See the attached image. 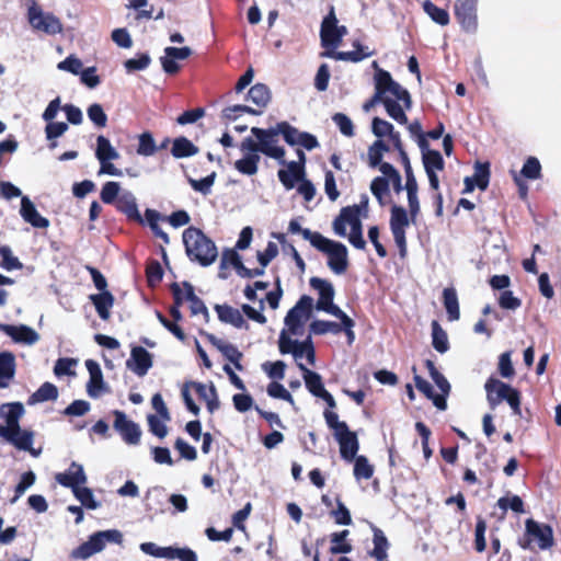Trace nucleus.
Listing matches in <instances>:
<instances>
[{
    "mask_svg": "<svg viewBox=\"0 0 561 561\" xmlns=\"http://www.w3.org/2000/svg\"><path fill=\"white\" fill-rule=\"evenodd\" d=\"M405 173V191L408 195V205L410 208V216L413 221H415L416 217L420 214V201L417 196L419 185L413 173V169L410 163V159L408 154H402L399 157Z\"/></svg>",
    "mask_w": 561,
    "mask_h": 561,
    "instance_id": "obj_14",
    "label": "nucleus"
},
{
    "mask_svg": "<svg viewBox=\"0 0 561 561\" xmlns=\"http://www.w3.org/2000/svg\"><path fill=\"white\" fill-rule=\"evenodd\" d=\"M95 157L99 162L118 159L117 150L111 145V141L103 135L96 138Z\"/></svg>",
    "mask_w": 561,
    "mask_h": 561,
    "instance_id": "obj_43",
    "label": "nucleus"
},
{
    "mask_svg": "<svg viewBox=\"0 0 561 561\" xmlns=\"http://www.w3.org/2000/svg\"><path fill=\"white\" fill-rule=\"evenodd\" d=\"M478 0H456L454 14L462 31L474 33L478 28Z\"/></svg>",
    "mask_w": 561,
    "mask_h": 561,
    "instance_id": "obj_13",
    "label": "nucleus"
},
{
    "mask_svg": "<svg viewBox=\"0 0 561 561\" xmlns=\"http://www.w3.org/2000/svg\"><path fill=\"white\" fill-rule=\"evenodd\" d=\"M157 152L153 136L149 131H145L139 136L137 153L140 156L149 157Z\"/></svg>",
    "mask_w": 561,
    "mask_h": 561,
    "instance_id": "obj_59",
    "label": "nucleus"
},
{
    "mask_svg": "<svg viewBox=\"0 0 561 561\" xmlns=\"http://www.w3.org/2000/svg\"><path fill=\"white\" fill-rule=\"evenodd\" d=\"M57 398L58 388L54 383L46 381L28 397L27 404L34 405L45 401H55Z\"/></svg>",
    "mask_w": 561,
    "mask_h": 561,
    "instance_id": "obj_35",
    "label": "nucleus"
},
{
    "mask_svg": "<svg viewBox=\"0 0 561 561\" xmlns=\"http://www.w3.org/2000/svg\"><path fill=\"white\" fill-rule=\"evenodd\" d=\"M537 543L540 550L550 549L553 543V530L548 524H540L533 518L525 522V534L523 539H519V546L523 549H533L531 543Z\"/></svg>",
    "mask_w": 561,
    "mask_h": 561,
    "instance_id": "obj_10",
    "label": "nucleus"
},
{
    "mask_svg": "<svg viewBox=\"0 0 561 561\" xmlns=\"http://www.w3.org/2000/svg\"><path fill=\"white\" fill-rule=\"evenodd\" d=\"M383 106L386 108L387 114L394 119L397 123L401 125L408 124V116L404 112V110H408L403 102L394 99L389 98L386 95V99L383 100Z\"/></svg>",
    "mask_w": 561,
    "mask_h": 561,
    "instance_id": "obj_38",
    "label": "nucleus"
},
{
    "mask_svg": "<svg viewBox=\"0 0 561 561\" xmlns=\"http://www.w3.org/2000/svg\"><path fill=\"white\" fill-rule=\"evenodd\" d=\"M497 506L503 511V515L511 508L514 513H524V502L518 495L502 496L497 500Z\"/></svg>",
    "mask_w": 561,
    "mask_h": 561,
    "instance_id": "obj_53",
    "label": "nucleus"
},
{
    "mask_svg": "<svg viewBox=\"0 0 561 561\" xmlns=\"http://www.w3.org/2000/svg\"><path fill=\"white\" fill-rule=\"evenodd\" d=\"M310 286L319 293V299L316 305L318 310L330 314L339 310L340 307L333 302L334 288L329 280L319 277H311Z\"/></svg>",
    "mask_w": 561,
    "mask_h": 561,
    "instance_id": "obj_15",
    "label": "nucleus"
},
{
    "mask_svg": "<svg viewBox=\"0 0 561 561\" xmlns=\"http://www.w3.org/2000/svg\"><path fill=\"white\" fill-rule=\"evenodd\" d=\"M0 331L9 335L15 343L32 345L39 340L38 333L25 324L13 325L0 322Z\"/></svg>",
    "mask_w": 561,
    "mask_h": 561,
    "instance_id": "obj_21",
    "label": "nucleus"
},
{
    "mask_svg": "<svg viewBox=\"0 0 561 561\" xmlns=\"http://www.w3.org/2000/svg\"><path fill=\"white\" fill-rule=\"evenodd\" d=\"M208 341L230 362L234 365L238 370L242 369L240 363L242 353L233 344L226 343L216 336L209 334Z\"/></svg>",
    "mask_w": 561,
    "mask_h": 561,
    "instance_id": "obj_30",
    "label": "nucleus"
},
{
    "mask_svg": "<svg viewBox=\"0 0 561 561\" xmlns=\"http://www.w3.org/2000/svg\"><path fill=\"white\" fill-rule=\"evenodd\" d=\"M222 117L227 121H236L242 114L248 113L251 115H260L262 113L261 110H254L248 105L238 104L232 106H227L222 110Z\"/></svg>",
    "mask_w": 561,
    "mask_h": 561,
    "instance_id": "obj_52",
    "label": "nucleus"
},
{
    "mask_svg": "<svg viewBox=\"0 0 561 561\" xmlns=\"http://www.w3.org/2000/svg\"><path fill=\"white\" fill-rule=\"evenodd\" d=\"M122 533L116 529H108L96 531L92 534L89 539L73 549L70 553V558L75 560H87L91 556L101 552L106 542H122Z\"/></svg>",
    "mask_w": 561,
    "mask_h": 561,
    "instance_id": "obj_9",
    "label": "nucleus"
},
{
    "mask_svg": "<svg viewBox=\"0 0 561 561\" xmlns=\"http://www.w3.org/2000/svg\"><path fill=\"white\" fill-rule=\"evenodd\" d=\"M24 413V405L19 401L0 405V416H3L7 423V425H0V437L19 450L30 449L34 443V432L20 426V420Z\"/></svg>",
    "mask_w": 561,
    "mask_h": 561,
    "instance_id": "obj_1",
    "label": "nucleus"
},
{
    "mask_svg": "<svg viewBox=\"0 0 561 561\" xmlns=\"http://www.w3.org/2000/svg\"><path fill=\"white\" fill-rule=\"evenodd\" d=\"M391 216H390V229L391 231H405L407 227L410 225V213L402 207L398 205H393L391 207ZM414 222L413 220H411Z\"/></svg>",
    "mask_w": 561,
    "mask_h": 561,
    "instance_id": "obj_40",
    "label": "nucleus"
},
{
    "mask_svg": "<svg viewBox=\"0 0 561 561\" xmlns=\"http://www.w3.org/2000/svg\"><path fill=\"white\" fill-rule=\"evenodd\" d=\"M350 535V531L347 529L333 533L331 535V542L332 546L330 547V552L332 554H340V553H348L352 551L353 547L350 542L346 541V537Z\"/></svg>",
    "mask_w": 561,
    "mask_h": 561,
    "instance_id": "obj_50",
    "label": "nucleus"
},
{
    "mask_svg": "<svg viewBox=\"0 0 561 561\" xmlns=\"http://www.w3.org/2000/svg\"><path fill=\"white\" fill-rule=\"evenodd\" d=\"M117 211L124 214L128 221L144 226L145 219L138 210L136 197L131 192H124L114 204Z\"/></svg>",
    "mask_w": 561,
    "mask_h": 561,
    "instance_id": "obj_20",
    "label": "nucleus"
},
{
    "mask_svg": "<svg viewBox=\"0 0 561 561\" xmlns=\"http://www.w3.org/2000/svg\"><path fill=\"white\" fill-rule=\"evenodd\" d=\"M354 476L356 479L368 480L374 474V467L369 463L365 456H357L354 458Z\"/></svg>",
    "mask_w": 561,
    "mask_h": 561,
    "instance_id": "obj_57",
    "label": "nucleus"
},
{
    "mask_svg": "<svg viewBox=\"0 0 561 561\" xmlns=\"http://www.w3.org/2000/svg\"><path fill=\"white\" fill-rule=\"evenodd\" d=\"M87 114L89 119L99 128H104L107 125V115L105 114L103 107L99 103L91 104Z\"/></svg>",
    "mask_w": 561,
    "mask_h": 561,
    "instance_id": "obj_62",
    "label": "nucleus"
},
{
    "mask_svg": "<svg viewBox=\"0 0 561 561\" xmlns=\"http://www.w3.org/2000/svg\"><path fill=\"white\" fill-rule=\"evenodd\" d=\"M193 54L192 49L187 46L164 48V56L160 58L162 69L168 75H176L180 71V65L175 59L184 60Z\"/></svg>",
    "mask_w": 561,
    "mask_h": 561,
    "instance_id": "obj_18",
    "label": "nucleus"
},
{
    "mask_svg": "<svg viewBox=\"0 0 561 561\" xmlns=\"http://www.w3.org/2000/svg\"><path fill=\"white\" fill-rule=\"evenodd\" d=\"M327 425L333 431L334 438L340 445L341 457L352 461L358 451L359 443L355 432L350 431L344 421L339 420L337 413L325 410L323 413Z\"/></svg>",
    "mask_w": 561,
    "mask_h": 561,
    "instance_id": "obj_5",
    "label": "nucleus"
},
{
    "mask_svg": "<svg viewBox=\"0 0 561 561\" xmlns=\"http://www.w3.org/2000/svg\"><path fill=\"white\" fill-rule=\"evenodd\" d=\"M113 414L115 416L113 426L122 436L123 440L128 445L139 444L141 436L139 425L134 421L128 420L123 411L115 410Z\"/></svg>",
    "mask_w": 561,
    "mask_h": 561,
    "instance_id": "obj_16",
    "label": "nucleus"
},
{
    "mask_svg": "<svg viewBox=\"0 0 561 561\" xmlns=\"http://www.w3.org/2000/svg\"><path fill=\"white\" fill-rule=\"evenodd\" d=\"M432 345L440 354L449 350V342L446 331L436 320L432 321Z\"/></svg>",
    "mask_w": 561,
    "mask_h": 561,
    "instance_id": "obj_46",
    "label": "nucleus"
},
{
    "mask_svg": "<svg viewBox=\"0 0 561 561\" xmlns=\"http://www.w3.org/2000/svg\"><path fill=\"white\" fill-rule=\"evenodd\" d=\"M310 317L302 316V313H299L298 310L295 308L289 309L285 317V325L287 329H285L289 335H298L301 333V329L304 327V322L308 320Z\"/></svg>",
    "mask_w": 561,
    "mask_h": 561,
    "instance_id": "obj_47",
    "label": "nucleus"
},
{
    "mask_svg": "<svg viewBox=\"0 0 561 561\" xmlns=\"http://www.w3.org/2000/svg\"><path fill=\"white\" fill-rule=\"evenodd\" d=\"M247 99L262 111L271 101V91L266 84L256 83L250 88Z\"/></svg>",
    "mask_w": 561,
    "mask_h": 561,
    "instance_id": "obj_37",
    "label": "nucleus"
},
{
    "mask_svg": "<svg viewBox=\"0 0 561 561\" xmlns=\"http://www.w3.org/2000/svg\"><path fill=\"white\" fill-rule=\"evenodd\" d=\"M90 300L94 305L99 317L107 321L111 317V308L114 305L115 298L111 291L90 295Z\"/></svg>",
    "mask_w": 561,
    "mask_h": 561,
    "instance_id": "obj_32",
    "label": "nucleus"
},
{
    "mask_svg": "<svg viewBox=\"0 0 561 561\" xmlns=\"http://www.w3.org/2000/svg\"><path fill=\"white\" fill-rule=\"evenodd\" d=\"M55 480L60 485L69 488L73 492L87 483V476L83 467L80 463L72 461L67 471L56 473Z\"/></svg>",
    "mask_w": 561,
    "mask_h": 561,
    "instance_id": "obj_19",
    "label": "nucleus"
},
{
    "mask_svg": "<svg viewBox=\"0 0 561 561\" xmlns=\"http://www.w3.org/2000/svg\"><path fill=\"white\" fill-rule=\"evenodd\" d=\"M374 533V549L370 552V556L374 557L377 561H386L387 550L389 548V542L383 531L378 527H373Z\"/></svg>",
    "mask_w": 561,
    "mask_h": 561,
    "instance_id": "obj_44",
    "label": "nucleus"
},
{
    "mask_svg": "<svg viewBox=\"0 0 561 561\" xmlns=\"http://www.w3.org/2000/svg\"><path fill=\"white\" fill-rule=\"evenodd\" d=\"M251 134L253 137H245L239 145V149L243 154H259L277 160L279 163H285V149L280 146L272 145L271 134L268 128L252 127Z\"/></svg>",
    "mask_w": 561,
    "mask_h": 561,
    "instance_id": "obj_4",
    "label": "nucleus"
},
{
    "mask_svg": "<svg viewBox=\"0 0 561 561\" xmlns=\"http://www.w3.org/2000/svg\"><path fill=\"white\" fill-rule=\"evenodd\" d=\"M85 367L90 375V379L87 383V392L91 398H98L102 391L106 390L102 369L93 359H87Z\"/></svg>",
    "mask_w": 561,
    "mask_h": 561,
    "instance_id": "obj_25",
    "label": "nucleus"
},
{
    "mask_svg": "<svg viewBox=\"0 0 561 561\" xmlns=\"http://www.w3.org/2000/svg\"><path fill=\"white\" fill-rule=\"evenodd\" d=\"M373 66L377 69L374 77L375 93L363 105L364 111H369L373 106H375V104L379 102L383 104V100L388 93L397 100L403 102L407 108H411L412 99L409 91L401 87L400 83L394 81L389 71L378 68L377 61H374Z\"/></svg>",
    "mask_w": 561,
    "mask_h": 561,
    "instance_id": "obj_3",
    "label": "nucleus"
},
{
    "mask_svg": "<svg viewBox=\"0 0 561 561\" xmlns=\"http://www.w3.org/2000/svg\"><path fill=\"white\" fill-rule=\"evenodd\" d=\"M424 12L437 24L446 26L449 24L450 18L447 10L437 7L431 0H424L422 3Z\"/></svg>",
    "mask_w": 561,
    "mask_h": 561,
    "instance_id": "obj_48",
    "label": "nucleus"
},
{
    "mask_svg": "<svg viewBox=\"0 0 561 561\" xmlns=\"http://www.w3.org/2000/svg\"><path fill=\"white\" fill-rule=\"evenodd\" d=\"M353 47L355 49L352 51L324 50L320 56L335 60L359 62L374 54L373 51H368L367 47L363 46L359 41H354Z\"/></svg>",
    "mask_w": 561,
    "mask_h": 561,
    "instance_id": "obj_23",
    "label": "nucleus"
},
{
    "mask_svg": "<svg viewBox=\"0 0 561 561\" xmlns=\"http://www.w3.org/2000/svg\"><path fill=\"white\" fill-rule=\"evenodd\" d=\"M185 289V299L190 302V310L192 316L203 314L206 322L209 321V312L204 301L195 295L193 285L190 282L184 280L182 283Z\"/></svg>",
    "mask_w": 561,
    "mask_h": 561,
    "instance_id": "obj_31",
    "label": "nucleus"
},
{
    "mask_svg": "<svg viewBox=\"0 0 561 561\" xmlns=\"http://www.w3.org/2000/svg\"><path fill=\"white\" fill-rule=\"evenodd\" d=\"M198 147H196L190 139L184 136H180L173 140L171 153L174 158H187L196 154Z\"/></svg>",
    "mask_w": 561,
    "mask_h": 561,
    "instance_id": "obj_39",
    "label": "nucleus"
},
{
    "mask_svg": "<svg viewBox=\"0 0 561 561\" xmlns=\"http://www.w3.org/2000/svg\"><path fill=\"white\" fill-rule=\"evenodd\" d=\"M486 400L491 409H495L502 401H506L514 415L520 416V392L511 385L495 378H489L484 385Z\"/></svg>",
    "mask_w": 561,
    "mask_h": 561,
    "instance_id": "obj_7",
    "label": "nucleus"
},
{
    "mask_svg": "<svg viewBox=\"0 0 561 561\" xmlns=\"http://www.w3.org/2000/svg\"><path fill=\"white\" fill-rule=\"evenodd\" d=\"M486 400L491 409H495L502 401H506L514 415L520 416V392L511 385L495 378H489L484 385Z\"/></svg>",
    "mask_w": 561,
    "mask_h": 561,
    "instance_id": "obj_8",
    "label": "nucleus"
},
{
    "mask_svg": "<svg viewBox=\"0 0 561 561\" xmlns=\"http://www.w3.org/2000/svg\"><path fill=\"white\" fill-rule=\"evenodd\" d=\"M486 522L482 516H477L474 528V550L479 553L483 552L486 548L485 531Z\"/></svg>",
    "mask_w": 561,
    "mask_h": 561,
    "instance_id": "obj_55",
    "label": "nucleus"
},
{
    "mask_svg": "<svg viewBox=\"0 0 561 561\" xmlns=\"http://www.w3.org/2000/svg\"><path fill=\"white\" fill-rule=\"evenodd\" d=\"M284 164H286L287 169L278 170L277 176L286 190H291L295 187L296 183H300L305 179L306 172L302 165L296 163V161H285Z\"/></svg>",
    "mask_w": 561,
    "mask_h": 561,
    "instance_id": "obj_26",
    "label": "nucleus"
},
{
    "mask_svg": "<svg viewBox=\"0 0 561 561\" xmlns=\"http://www.w3.org/2000/svg\"><path fill=\"white\" fill-rule=\"evenodd\" d=\"M0 266L7 271L19 270L22 267V263L16 256L12 254L9 245H0Z\"/></svg>",
    "mask_w": 561,
    "mask_h": 561,
    "instance_id": "obj_60",
    "label": "nucleus"
},
{
    "mask_svg": "<svg viewBox=\"0 0 561 561\" xmlns=\"http://www.w3.org/2000/svg\"><path fill=\"white\" fill-rule=\"evenodd\" d=\"M336 23L337 19L334 7H331L329 13L323 18L320 27L321 46L325 50H335L341 44L336 33Z\"/></svg>",
    "mask_w": 561,
    "mask_h": 561,
    "instance_id": "obj_17",
    "label": "nucleus"
},
{
    "mask_svg": "<svg viewBox=\"0 0 561 561\" xmlns=\"http://www.w3.org/2000/svg\"><path fill=\"white\" fill-rule=\"evenodd\" d=\"M423 165L426 173L442 171L445 165L443 156L438 150L428 149L422 151Z\"/></svg>",
    "mask_w": 561,
    "mask_h": 561,
    "instance_id": "obj_45",
    "label": "nucleus"
},
{
    "mask_svg": "<svg viewBox=\"0 0 561 561\" xmlns=\"http://www.w3.org/2000/svg\"><path fill=\"white\" fill-rule=\"evenodd\" d=\"M126 365L137 376L142 377L152 367V355L142 346H134Z\"/></svg>",
    "mask_w": 561,
    "mask_h": 561,
    "instance_id": "obj_22",
    "label": "nucleus"
},
{
    "mask_svg": "<svg viewBox=\"0 0 561 561\" xmlns=\"http://www.w3.org/2000/svg\"><path fill=\"white\" fill-rule=\"evenodd\" d=\"M145 225L147 224L152 231L153 236L156 238H159L163 241L164 244L170 243V238L167 232H164L160 225V220H165V216H162L159 211L156 209L147 208L145 210Z\"/></svg>",
    "mask_w": 561,
    "mask_h": 561,
    "instance_id": "obj_34",
    "label": "nucleus"
},
{
    "mask_svg": "<svg viewBox=\"0 0 561 561\" xmlns=\"http://www.w3.org/2000/svg\"><path fill=\"white\" fill-rule=\"evenodd\" d=\"M310 332L317 335H323L328 332L340 333L342 327L340 323L325 320H314L310 323Z\"/></svg>",
    "mask_w": 561,
    "mask_h": 561,
    "instance_id": "obj_54",
    "label": "nucleus"
},
{
    "mask_svg": "<svg viewBox=\"0 0 561 561\" xmlns=\"http://www.w3.org/2000/svg\"><path fill=\"white\" fill-rule=\"evenodd\" d=\"M15 356L11 352L0 353V380L7 382L9 386L10 381L15 375Z\"/></svg>",
    "mask_w": 561,
    "mask_h": 561,
    "instance_id": "obj_41",
    "label": "nucleus"
},
{
    "mask_svg": "<svg viewBox=\"0 0 561 561\" xmlns=\"http://www.w3.org/2000/svg\"><path fill=\"white\" fill-rule=\"evenodd\" d=\"M216 176H217V173L215 171H213L210 174H208L207 176H205L203 179H199V180L190 179L188 183L194 191L199 192L203 195H208L211 192V186L215 183Z\"/></svg>",
    "mask_w": 561,
    "mask_h": 561,
    "instance_id": "obj_61",
    "label": "nucleus"
},
{
    "mask_svg": "<svg viewBox=\"0 0 561 561\" xmlns=\"http://www.w3.org/2000/svg\"><path fill=\"white\" fill-rule=\"evenodd\" d=\"M443 304L449 321H457L460 318L459 301L456 289L448 287L443 290Z\"/></svg>",
    "mask_w": 561,
    "mask_h": 561,
    "instance_id": "obj_36",
    "label": "nucleus"
},
{
    "mask_svg": "<svg viewBox=\"0 0 561 561\" xmlns=\"http://www.w3.org/2000/svg\"><path fill=\"white\" fill-rule=\"evenodd\" d=\"M215 310L221 322L229 323L237 329H249L248 322L238 309L229 305H216Z\"/></svg>",
    "mask_w": 561,
    "mask_h": 561,
    "instance_id": "obj_28",
    "label": "nucleus"
},
{
    "mask_svg": "<svg viewBox=\"0 0 561 561\" xmlns=\"http://www.w3.org/2000/svg\"><path fill=\"white\" fill-rule=\"evenodd\" d=\"M486 400L491 409H495L502 401H506L514 415L520 416V392L511 385L495 378H489L484 385Z\"/></svg>",
    "mask_w": 561,
    "mask_h": 561,
    "instance_id": "obj_6",
    "label": "nucleus"
},
{
    "mask_svg": "<svg viewBox=\"0 0 561 561\" xmlns=\"http://www.w3.org/2000/svg\"><path fill=\"white\" fill-rule=\"evenodd\" d=\"M370 191L379 205L385 206L390 197L389 180L387 176H376L370 183Z\"/></svg>",
    "mask_w": 561,
    "mask_h": 561,
    "instance_id": "obj_42",
    "label": "nucleus"
},
{
    "mask_svg": "<svg viewBox=\"0 0 561 561\" xmlns=\"http://www.w3.org/2000/svg\"><path fill=\"white\" fill-rule=\"evenodd\" d=\"M260 154H244L234 162V169L244 175H254L259 170Z\"/></svg>",
    "mask_w": 561,
    "mask_h": 561,
    "instance_id": "obj_49",
    "label": "nucleus"
},
{
    "mask_svg": "<svg viewBox=\"0 0 561 561\" xmlns=\"http://www.w3.org/2000/svg\"><path fill=\"white\" fill-rule=\"evenodd\" d=\"M314 248L328 254V265L335 274H343L348 267L347 248L323 236L317 239Z\"/></svg>",
    "mask_w": 561,
    "mask_h": 561,
    "instance_id": "obj_11",
    "label": "nucleus"
},
{
    "mask_svg": "<svg viewBox=\"0 0 561 561\" xmlns=\"http://www.w3.org/2000/svg\"><path fill=\"white\" fill-rule=\"evenodd\" d=\"M297 367L301 370L306 388L311 394L318 397L327 390L318 373L308 369L302 363H297Z\"/></svg>",
    "mask_w": 561,
    "mask_h": 561,
    "instance_id": "obj_33",
    "label": "nucleus"
},
{
    "mask_svg": "<svg viewBox=\"0 0 561 561\" xmlns=\"http://www.w3.org/2000/svg\"><path fill=\"white\" fill-rule=\"evenodd\" d=\"M520 175L528 180L541 178V164L536 157H528L520 170Z\"/></svg>",
    "mask_w": 561,
    "mask_h": 561,
    "instance_id": "obj_56",
    "label": "nucleus"
},
{
    "mask_svg": "<svg viewBox=\"0 0 561 561\" xmlns=\"http://www.w3.org/2000/svg\"><path fill=\"white\" fill-rule=\"evenodd\" d=\"M121 185L118 182L108 181L101 190L100 197L104 204H115L119 197Z\"/></svg>",
    "mask_w": 561,
    "mask_h": 561,
    "instance_id": "obj_58",
    "label": "nucleus"
},
{
    "mask_svg": "<svg viewBox=\"0 0 561 561\" xmlns=\"http://www.w3.org/2000/svg\"><path fill=\"white\" fill-rule=\"evenodd\" d=\"M268 131L273 134L271 136L272 145L277 146L278 136L282 135L284 140L290 145L295 146L298 144V138L300 137L301 131H299L296 127L291 126L288 122L283 121L277 123L274 127H270Z\"/></svg>",
    "mask_w": 561,
    "mask_h": 561,
    "instance_id": "obj_27",
    "label": "nucleus"
},
{
    "mask_svg": "<svg viewBox=\"0 0 561 561\" xmlns=\"http://www.w3.org/2000/svg\"><path fill=\"white\" fill-rule=\"evenodd\" d=\"M27 20L34 30L49 35H55L62 31L60 20L53 13H44L42 8L34 0H32L28 5Z\"/></svg>",
    "mask_w": 561,
    "mask_h": 561,
    "instance_id": "obj_12",
    "label": "nucleus"
},
{
    "mask_svg": "<svg viewBox=\"0 0 561 561\" xmlns=\"http://www.w3.org/2000/svg\"><path fill=\"white\" fill-rule=\"evenodd\" d=\"M146 277L149 287H154L162 280L163 270L158 261L152 260L147 264Z\"/></svg>",
    "mask_w": 561,
    "mask_h": 561,
    "instance_id": "obj_64",
    "label": "nucleus"
},
{
    "mask_svg": "<svg viewBox=\"0 0 561 561\" xmlns=\"http://www.w3.org/2000/svg\"><path fill=\"white\" fill-rule=\"evenodd\" d=\"M182 237L186 255L191 261L202 266H209L216 261L217 247L199 228L191 226L183 231Z\"/></svg>",
    "mask_w": 561,
    "mask_h": 561,
    "instance_id": "obj_2",
    "label": "nucleus"
},
{
    "mask_svg": "<svg viewBox=\"0 0 561 561\" xmlns=\"http://www.w3.org/2000/svg\"><path fill=\"white\" fill-rule=\"evenodd\" d=\"M277 344L279 353L282 355H293L294 359L296 360V364L300 363L299 360L302 357H305V351L298 344V340L291 339V335H289L285 329L280 331Z\"/></svg>",
    "mask_w": 561,
    "mask_h": 561,
    "instance_id": "obj_29",
    "label": "nucleus"
},
{
    "mask_svg": "<svg viewBox=\"0 0 561 561\" xmlns=\"http://www.w3.org/2000/svg\"><path fill=\"white\" fill-rule=\"evenodd\" d=\"M20 215L25 222L34 228L46 229L49 227V220L37 211L34 203L27 196L21 198Z\"/></svg>",
    "mask_w": 561,
    "mask_h": 561,
    "instance_id": "obj_24",
    "label": "nucleus"
},
{
    "mask_svg": "<svg viewBox=\"0 0 561 561\" xmlns=\"http://www.w3.org/2000/svg\"><path fill=\"white\" fill-rule=\"evenodd\" d=\"M72 493L76 499L80 501L82 506L87 507L88 510H96L100 506L99 502H96L94 499L92 490L89 488L80 486Z\"/></svg>",
    "mask_w": 561,
    "mask_h": 561,
    "instance_id": "obj_63",
    "label": "nucleus"
},
{
    "mask_svg": "<svg viewBox=\"0 0 561 561\" xmlns=\"http://www.w3.org/2000/svg\"><path fill=\"white\" fill-rule=\"evenodd\" d=\"M490 163L489 162H476L474 173L471 179L476 182L477 187L481 191H485L490 183Z\"/></svg>",
    "mask_w": 561,
    "mask_h": 561,
    "instance_id": "obj_51",
    "label": "nucleus"
}]
</instances>
